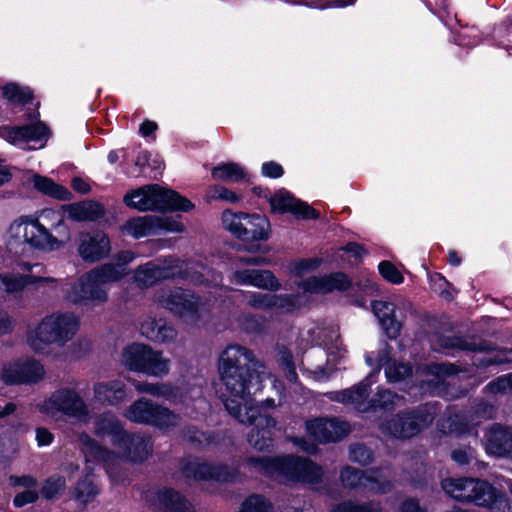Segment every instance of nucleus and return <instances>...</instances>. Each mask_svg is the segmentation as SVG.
<instances>
[{"instance_id":"f257e3e1","label":"nucleus","mask_w":512,"mask_h":512,"mask_svg":"<svg viewBox=\"0 0 512 512\" xmlns=\"http://www.w3.org/2000/svg\"><path fill=\"white\" fill-rule=\"evenodd\" d=\"M220 380L225 386L221 395L227 412L242 424H256L248 435L249 443L258 450L271 446L270 429L276 421L260 415L252 402V394L262 390V382L271 377L265 366L254 359L253 353L240 345H229L218 360Z\"/></svg>"},{"instance_id":"f03ea898","label":"nucleus","mask_w":512,"mask_h":512,"mask_svg":"<svg viewBox=\"0 0 512 512\" xmlns=\"http://www.w3.org/2000/svg\"><path fill=\"white\" fill-rule=\"evenodd\" d=\"M124 438L125 440L116 447L119 449L120 455L102 447L87 433L80 434L79 443L87 464L101 463L105 466L107 473L113 477V467L122 458L132 462H142L152 452V442L148 435L126 433Z\"/></svg>"},{"instance_id":"7ed1b4c3","label":"nucleus","mask_w":512,"mask_h":512,"mask_svg":"<svg viewBox=\"0 0 512 512\" xmlns=\"http://www.w3.org/2000/svg\"><path fill=\"white\" fill-rule=\"evenodd\" d=\"M126 275L122 266L111 263L95 267L82 275L66 291V299L78 306L94 308L108 301L109 282L120 280Z\"/></svg>"},{"instance_id":"20e7f679","label":"nucleus","mask_w":512,"mask_h":512,"mask_svg":"<svg viewBox=\"0 0 512 512\" xmlns=\"http://www.w3.org/2000/svg\"><path fill=\"white\" fill-rule=\"evenodd\" d=\"M247 464L255 472L275 479H285L292 482L317 484L323 476L322 468L306 458L286 456L276 458H254Z\"/></svg>"},{"instance_id":"39448f33","label":"nucleus","mask_w":512,"mask_h":512,"mask_svg":"<svg viewBox=\"0 0 512 512\" xmlns=\"http://www.w3.org/2000/svg\"><path fill=\"white\" fill-rule=\"evenodd\" d=\"M80 328V318L73 312H54L45 316L28 336L30 347L39 353H47L54 344L63 347L71 341Z\"/></svg>"},{"instance_id":"423d86ee","label":"nucleus","mask_w":512,"mask_h":512,"mask_svg":"<svg viewBox=\"0 0 512 512\" xmlns=\"http://www.w3.org/2000/svg\"><path fill=\"white\" fill-rule=\"evenodd\" d=\"M6 244L16 252L25 247L37 250H56L63 246V240L54 236L40 219L33 215L21 216L14 220L6 232Z\"/></svg>"},{"instance_id":"0eeeda50","label":"nucleus","mask_w":512,"mask_h":512,"mask_svg":"<svg viewBox=\"0 0 512 512\" xmlns=\"http://www.w3.org/2000/svg\"><path fill=\"white\" fill-rule=\"evenodd\" d=\"M124 203L140 212L145 211H182L188 212L194 208L193 203L174 190L158 184L144 185L128 192Z\"/></svg>"},{"instance_id":"6e6552de","label":"nucleus","mask_w":512,"mask_h":512,"mask_svg":"<svg viewBox=\"0 0 512 512\" xmlns=\"http://www.w3.org/2000/svg\"><path fill=\"white\" fill-rule=\"evenodd\" d=\"M36 406L41 413L51 417L61 414L80 423H88L91 419L88 403L79 390L70 386L56 389Z\"/></svg>"},{"instance_id":"1a4fd4ad","label":"nucleus","mask_w":512,"mask_h":512,"mask_svg":"<svg viewBox=\"0 0 512 512\" xmlns=\"http://www.w3.org/2000/svg\"><path fill=\"white\" fill-rule=\"evenodd\" d=\"M153 300L174 315L191 322L198 321L208 311V299L182 288H161L155 292Z\"/></svg>"},{"instance_id":"9d476101","label":"nucleus","mask_w":512,"mask_h":512,"mask_svg":"<svg viewBox=\"0 0 512 512\" xmlns=\"http://www.w3.org/2000/svg\"><path fill=\"white\" fill-rule=\"evenodd\" d=\"M121 363L131 371L154 377L166 376L170 370V360L162 352L142 343L126 346L121 354Z\"/></svg>"},{"instance_id":"9b49d317","label":"nucleus","mask_w":512,"mask_h":512,"mask_svg":"<svg viewBox=\"0 0 512 512\" xmlns=\"http://www.w3.org/2000/svg\"><path fill=\"white\" fill-rule=\"evenodd\" d=\"M435 409L424 405L407 413H399L391 420L382 423L380 430L383 434L399 439H407L417 435L428 427L434 420Z\"/></svg>"},{"instance_id":"f8f14e48","label":"nucleus","mask_w":512,"mask_h":512,"mask_svg":"<svg viewBox=\"0 0 512 512\" xmlns=\"http://www.w3.org/2000/svg\"><path fill=\"white\" fill-rule=\"evenodd\" d=\"M23 274L3 275V299L6 294L21 292L27 286H33L35 290L55 289L60 279L47 275L46 268L41 263H23Z\"/></svg>"},{"instance_id":"ddd939ff","label":"nucleus","mask_w":512,"mask_h":512,"mask_svg":"<svg viewBox=\"0 0 512 512\" xmlns=\"http://www.w3.org/2000/svg\"><path fill=\"white\" fill-rule=\"evenodd\" d=\"M124 416L129 421L153 425L161 429L176 426L180 421L179 415L146 398H140L132 403L126 409Z\"/></svg>"},{"instance_id":"4468645a","label":"nucleus","mask_w":512,"mask_h":512,"mask_svg":"<svg viewBox=\"0 0 512 512\" xmlns=\"http://www.w3.org/2000/svg\"><path fill=\"white\" fill-rule=\"evenodd\" d=\"M344 487L355 489L363 494H378L390 491L392 484L381 471H361L345 467L341 471Z\"/></svg>"},{"instance_id":"2eb2a0df","label":"nucleus","mask_w":512,"mask_h":512,"mask_svg":"<svg viewBox=\"0 0 512 512\" xmlns=\"http://www.w3.org/2000/svg\"><path fill=\"white\" fill-rule=\"evenodd\" d=\"M442 488L450 497L463 502L485 503L489 500L490 484L472 478L445 479Z\"/></svg>"},{"instance_id":"dca6fc26","label":"nucleus","mask_w":512,"mask_h":512,"mask_svg":"<svg viewBox=\"0 0 512 512\" xmlns=\"http://www.w3.org/2000/svg\"><path fill=\"white\" fill-rule=\"evenodd\" d=\"M301 300V295L288 294L252 292L247 296V304L251 308L275 313L294 312L301 307Z\"/></svg>"},{"instance_id":"f3484780","label":"nucleus","mask_w":512,"mask_h":512,"mask_svg":"<svg viewBox=\"0 0 512 512\" xmlns=\"http://www.w3.org/2000/svg\"><path fill=\"white\" fill-rule=\"evenodd\" d=\"M77 250L83 261L89 263L98 262L110 254V239L101 231L81 233L78 237Z\"/></svg>"},{"instance_id":"a211bd4d","label":"nucleus","mask_w":512,"mask_h":512,"mask_svg":"<svg viewBox=\"0 0 512 512\" xmlns=\"http://www.w3.org/2000/svg\"><path fill=\"white\" fill-rule=\"evenodd\" d=\"M306 431L314 440L327 443L344 438L349 433V425L335 419L317 418L306 422Z\"/></svg>"},{"instance_id":"6ab92c4d","label":"nucleus","mask_w":512,"mask_h":512,"mask_svg":"<svg viewBox=\"0 0 512 512\" xmlns=\"http://www.w3.org/2000/svg\"><path fill=\"white\" fill-rule=\"evenodd\" d=\"M351 281L341 272L323 276H312L301 281L298 286L307 293L327 294L344 291L350 287Z\"/></svg>"},{"instance_id":"aec40b11","label":"nucleus","mask_w":512,"mask_h":512,"mask_svg":"<svg viewBox=\"0 0 512 512\" xmlns=\"http://www.w3.org/2000/svg\"><path fill=\"white\" fill-rule=\"evenodd\" d=\"M270 205L273 211L279 213L290 212L298 218L314 219L319 215L307 203L293 197L286 190H279L270 198Z\"/></svg>"},{"instance_id":"412c9836","label":"nucleus","mask_w":512,"mask_h":512,"mask_svg":"<svg viewBox=\"0 0 512 512\" xmlns=\"http://www.w3.org/2000/svg\"><path fill=\"white\" fill-rule=\"evenodd\" d=\"M0 137L21 149L35 150L44 147L50 130H0Z\"/></svg>"},{"instance_id":"4be33fe9","label":"nucleus","mask_w":512,"mask_h":512,"mask_svg":"<svg viewBox=\"0 0 512 512\" xmlns=\"http://www.w3.org/2000/svg\"><path fill=\"white\" fill-rule=\"evenodd\" d=\"M370 375L365 381L341 391H334L327 393L330 400L343 403L346 405H352L356 410L360 412H366L371 409V401H368V386L367 380L372 378Z\"/></svg>"},{"instance_id":"5701e85b","label":"nucleus","mask_w":512,"mask_h":512,"mask_svg":"<svg viewBox=\"0 0 512 512\" xmlns=\"http://www.w3.org/2000/svg\"><path fill=\"white\" fill-rule=\"evenodd\" d=\"M183 473L187 478L195 480L228 481L231 476L225 466H214L198 460L189 461L183 466Z\"/></svg>"},{"instance_id":"b1692460","label":"nucleus","mask_w":512,"mask_h":512,"mask_svg":"<svg viewBox=\"0 0 512 512\" xmlns=\"http://www.w3.org/2000/svg\"><path fill=\"white\" fill-rule=\"evenodd\" d=\"M93 432L99 437H110L115 447L125 440L124 436L127 433L120 420L110 412L103 413L95 419Z\"/></svg>"},{"instance_id":"393cba45","label":"nucleus","mask_w":512,"mask_h":512,"mask_svg":"<svg viewBox=\"0 0 512 512\" xmlns=\"http://www.w3.org/2000/svg\"><path fill=\"white\" fill-rule=\"evenodd\" d=\"M486 450L496 456H512V431L494 424L487 434Z\"/></svg>"},{"instance_id":"a878e982","label":"nucleus","mask_w":512,"mask_h":512,"mask_svg":"<svg viewBox=\"0 0 512 512\" xmlns=\"http://www.w3.org/2000/svg\"><path fill=\"white\" fill-rule=\"evenodd\" d=\"M94 400L104 405H116L126 399L125 384L120 380L97 382L93 385Z\"/></svg>"},{"instance_id":"bb28decb","label":"nucleus","mask_w":512,"mask_h":512,"mask_svg":"<svg viewBox=\"0 0 512 512\" xmlns=\"http://www.w3.org/2000/svg\"><path fill=\"white\" fill-rule=\"evenodd\" d=\"M180 275L173 268L161 266L154 262L146 263L136 269L134 274L135 282L140 287H150L162 279L174 278Z\"/></svg>"},{"instance_id":"cd10ccee","label":"nucleus","mask_w":512,"mask_h":512,"mask_svg":"<svg viewBox=\"0 0 512 512\" xmlns=\"http://www.w3.org/2000/svg\"><path fill=\"white\" fill-rule=\"evenodd\" d=\"M62 210L69 219L73 221H95L103 217L105 209L99 202L82 201L78 203L66 204Z\"/></svg>"},{"instance_id":"c85d7f7f","label":"nucleus","mask_w":512,"mask_h":512,"mask_svg":"<svg viewBox=\"0 0 512 512\" xmlns=\"http://www.w3.org/2000/svg\"><path fill=\"white\" fill-rule=\"evenodd\" d=\"M372 309L390 339H395L401 331V323L395 317V305L387 301H374Z\"/></svg>"},{"instance_id":"c756f323","label":"nucleus","mask_w":512,"mask_h":512,"mask_svg":"<svg viewBox=\"0 0 512 512\" xmlns=\"http://www.w3.org/2000/svg\"><path fill=\"white\" fill-rule=\"evenodd\" d=\"M135 389L139 393H145L155 397H161L174 404H177V402L186 401V399L178 395V387L170 383H136Z\"/></svg>"},{"instance_id":"7c9ffc66","label":"nucleus","mask_w":512,"mask_h":512,"mask_svg":"<svg viewBox=\"0 0 512 512\" xmlns=\"http://www.w3.org/2000/svg\"><path fill=\"white\" fill-rule=\"evenodd\" d=\"M34 216L35 218L40 219V224H43L50 232L51 230H55L58 234L56 236L63 240V243L69 238V231L64 222L65 214L62 209L55 210L47 208Z\"/></svg>"},{"instance_id":"2f4dec72","label":"nucleus","mask_w":512,"mask_h":512,"mask_svg":"<svg viewBox=\"0 0 512 512\" xmlns=\"http://www.w3.org/2000/svg\"><path fill=\"white\" fill-rule=\"evenodd\" d=\"M245 223H243L242 240H266L269 236L267 219L260 215L244 216Z\"/></svg>"},{"instance_id":"473e14b6","label":"nucleus","mask_w":512,"mask_h":512,"mask_svg":"<svg viewBox=\"0 0 512 512\" xmlns=\"http://www.w3.org/2000/svg\"><path fill=\"white\" fill-rule=\"evenodd\" d=\"M211 175L214 180L229 183H239L249 178L245 168L235 162L221 163L215 166L211 171Z\"/></svg>"},{"instance_id":"72a5a7b5","label":"nucleus","mask_w":512,"mask_h":512,"mask_svg":"<svg viewBox=\"0 0 512 512\" xmlns=\"http://www.w3.org/2000/svg\"><path fill=\"white\" fill-rule=\"evenodd\" d=\"M192 268H186L182 277L191 281L195 284H206L207 286H211L215 289V296H220L221 294L218 291H228L229 288L220 286L222 282V277L220 274L213 272L212 270H208L205 267L201 266V271H190Z\"/></svg>"},{"instance_id":"f704fd0d","label":"nucleus","mask_w":512,"mask_h":512,"mask_svg":"<svg viewBox=\"0 0 512 512\" xmlns=\"http://www.w3.org/2000/svg\"><path fill=\"white\" fill-rule=\"evenodd\" d=\"M157 221L154 216H139L128 220L123 226L122 231L134 238H142L155 235L154 223Z\"/></svg>"},{"instance_id":"c9c22d12","label":"nucleus","mask_w":512,"mask_h":512,"mask_svg":"<svg viewBox=\"0 0 512 512\" xmlns=\"http://www.w3.org/2000/svg\"><path fill=\"white\" fill-rule=\"evenodd\" d=\"M34 187L43 194L62 201L72 199V193L64 186L55 183L53 180L40 175L32 177Z\"/></svg>"},{"instance_id":"e433bc0d","label":"nucleus","mask_w":512,"mask_h":512,"mask_svg":"<svg viewBox=\"0 0 512 512\" xmlns=\"http://www.w3.org/2000/svg\"><path fill=\"white\" fill-rule=\"evenodd\" d=\"M158 503L156 508L163 509L167 512H186L188 509L187 502L176 491L164 489L155 494Z\"/></svg>"},{"instance_id":"4c0bfd02","label":"nucleus","mask_w":512,"mask_h":512,"mask_svg":"<svg viewBox=\"0 0 512 512\" xmlns=\"http://www.w3.org/2000/svg\"><path fill=\"white\" fill-rule=\"evenodd\" d=\"M379 362L384 366L385 375L390 382L403 380L412 372V369L408 364L398 363L395 360H391L387 351H383L379 358Z\"/></svg>"},{"instance_id":"58836bf2","label":"nucleus","mask_w":512,"mask_h":512,"mask_svg":"<svg viewBox=\"0 0 512 512\" xmlns=\"http://www.w3.org/2000/svg\"><path fill=\"white\" fill-rule=\"evenodd\" d=\"M45 375L41 363L32 358H22V384H31L40 381Z\"/></svg>"},{"instance_id":"ea45409f","label":"nucleus","mask_w":512,"mask_h":512,"mask_svg":"<svg viewBox=\"0 0 512 512\" xmlns=\"http://www.w3.org/2000/svg\"><path fill=\"white\" fill-rule=\"evenodd\" d=\"M3 96L12 103L26 104L33 98V93L29 87L10 83L3 88Z\"/></svg>"},{"instance_id":"a19ab883","label":"nucleus","mask_w":512,"mask_h":512,"mask_svg":"<svg viewBox=\"0 0 512 512\" xmlns=\"http://www.w3.org/2000/svg\"><path fill=\"white\" fill-rule=\"evenodd\" d=\"M1 379L6 385L22 384V358L4 364Z\"/></svg>"},{"instance_id":"79ce46f5","label":"nucleus","mask_w":512,"mask_h":512,"mask_svg":"<svg viewBox=\"0 0 512 512\" xmlns=\"http://www.w3.org/2000/svg\"><path fill=\"white\" fill-rule=\"evenodd\" d=\"M244 216H247V214L233 213L230 210H225L222 214V222L225 229L239 239L242 238L243 223H245Z\"/></svg>"},{"instance_id":"37998d69","label":"nucleus","mask_w":512,"mask_h":512,"mask_svg":"<svg viewBox=\"0 0 512 512\" xmlns=\"http://www.w3.org/2000/svg\"><path fill=\"white\" fill-rule=\"evenodd\" d=\"M250 286L271 291L278 290L281 287L277 278L270 271L256 269Z\"/></svg>"},{"instance_id":"c03bdc74","label":"nucleus","mask_w":512,"mask_h":512,"mask_svg":"<svg viewBox=\"0 0 512 512\" xmlns=\"http://www.w3.org/2000/svg\"><path fill=\"white\" fill-rule=\"evenodd\" d=\"M206 198L208 202L222 200L229 203H237L241 200V195L224 186L213 185L208 188Z\"/></svg>"},{"instance_id":"a18cd8bd","label":"nucleus","mask_w":512,"mask_h":512,"mask_svg":"<svg viewBox=\"0 0 512 512\" xmlns=\"http://www.w3.org/2000/svg\"><path fill=\"white\" fill-rule=\"evenodd\" d=\"M490 491L489 500L485 503H479V505L488 507L492 512H512V507L505 495L497 492L491 485Z\"/></svg>"},{"instance_id":"49530a36","label":"nucleus","mask_w":512,"mask_h":512,"mask_svg":"<svg viewBox=\"0 0 512 512\" xmlns=\"http://www.w3.org/2000/svg\"><path fill=\"white\" fill-rule=\"evenodd\" d=\"M154 226L156 234L162 231L170 233H182L185 230V226L179 221L178 217L171 216H154Z\"/></svg>"},{"instance_id":"de8ad7c7","label":"nucleus","mask_w":512,"mask_h":512,"mask_svg":"<svg viewBox=\"0 0 512 512\" xmlns=\"http://www.w3.org/2000/svg\"><path fill=\"white\" fill-rule=\"evenodd\" d=\"M64 489L65 479L61 476H52L44 482L41 492L46 499H54L59 497Z\"/></svg>"},{"instance_id":"09e8293b","label":"nucleus","mask_w":512,"mask_h":512,"mask_svg":"<svg viewBox=\"0 0 512 512\" xmlns=\"http://www.w3.org/2000/svg\"><path fill=\"white\" fill-rule=\"evenodd\" d=\"M75 491L77 499L83 503L92 501L98 494L97 486L88 476L78 482Z\"/></svg>"},{"instance_id":"8fccbe9b","label":"nucleus","mask_w":512,"mask_h":512,"mask_svg":"<svg viewBox=\"0 0 512 512\" xmlns=\"http://www.w3.org/2000/svg\"><path fill=\"white\" fill-rule=\"evenodd\" d=\"M401 402V398L389 390L379 391L371 400V408L380 407L384 409L393 408Z\"/></svg>"},{"instance_id":"3c124183","label":"nucleus","mask_w":512,"mask_h":512,"mask_svg":"<svg viewBox=\"0 0 512 512\" xmlns=\"http://www.w3.org/2000/svg\"><path fill=\"white\" fill-rule=\"evenodd\" d=\"M380 274L392 284H401L404 278L401 272L389 261H382L378 265Z\"/></svg>"},{"instance_id":"603ef678","label":"nucleus","mask_w":512,"mask_h":512,"mask_svg":"<svg viewBox=\"0 0 512 512\" xmlns=\"http://www.w3.org/2000/svg\"><path fill=\"white\" fill-rule=\"evenodd\" d=\"M379 503H369L367 505H357L353 502H344L336 506L332 512H380Z\"/></svg>"},{"instance_id":"864d4df0","label":"nucleus","mask_w":512,"mask_h":512,"mask_svg":"<svg viewBox=\"0 0 512 512\" xmlns=\"http://www.w3.org/2000/svg\"><path fill=\"white\" fill-rule=\"evenodd\" d=\"M324 345L329 356H335L336 358L344 357L346 349L342 345L339 335L336 331H332L329 339L324 340Z\"/></svg>"},{"instance_id":"5fc2aeb1","label":"nucleus","mask_w":512,"mask_h":512,"mask_svg":"<svg viewBox=\"0 0 512 512\" xmlns=\"http://www.w3.org/2000/svg\"><path fill=\"white\" fill-rule=\"evenodd\" d=\"M479 360L485 365L509 363L512 362V350H493Z\"/></svg>"},{"instance_id":"6e6d98bb","label":"nucleus","mask_w":512,"mask_h":512,"mask_svg":"<svg viewBox=\"0 0 512 512\" xmlns=\"http://www.w3.org/2000/svg\"><path fill=\"white\" fill-rule=\"evenodd\" d=\"M178 395L186 399L185 402H180L181 404L189 405L191 402L202 398L203 387L198 383L190 384L185 388L178 387Z\"/></svg>"},{"instance_id":"4d7b16f0","label":"nucleus","mask_w":512,"mask_h":512,"mask_svg":"<svg viewBox=\"0 0 512 512\" xmlns=\"http://www.w3.org/2000/svg\"><path fill=\"white\" fill-rule=\"evenodd\" d=\"M350 460L361 465L369 464L372 460L371 451L364 445L358 444L350 448Z\"/></svg>"},{"instance_id":"13d9d810","label":"nucleus","mask_w":512,"mask_h":512,"mask_svg":"<svg viewBox=\"0 0 512 512\" xmlns=\"http://www.w3.org/2000/svg\"><path fill=\"white\" fill-rule=\"evenodd\" d=\"M155 333L156 335L150 334V336L151 341L157 343L171 342L177 336L176 330L171 325L166 324H160Z\"/></svg>"},{"instance_id":"bf43d9fd","label":"nucleus","mask_w":512,"mask_h":512,"mask_svg":"<svg viewBox=\"0 0 512 512\" xmlns=\"http://www.w3.org/2000/svg\"><path fill=\"white\" fill-rule=\"evenodd\" d=\"M492 393H506L512 391V373L501 376L490 382L486 387Z\"/></svg>"},{"instance_id":"052dcab7","label":"nucleus","mask_w":512,"mask_h":512,"mask_svg":"<svg viewBox=\"0 0 512 512\" xmlns=\"http://www.w3.org/2000/svg\"><path fill=\"white\" fill-rule=\"evenodd\" d=\"M431 288L447 299L452 298V294L447 290L450 287L448 281L440 274H434L430 277Z\"/></svg>"},{"instance_id":"680f3d73","label":"nucleus","mask_w":512,"mask_h":512,"mask_svg":"<svg viewBox=\"0 0 512 512\" xmlns=\"http://www.w3.org/2000/svg\"><path fill=\"white\" fill-rule=\"evenodd\" d=\"M280 365L285 372L287 379L291 382L297 380V373L292 361V355L288 351H282L280 356Z\"/></svg>"},{"instance_id":"e2e57ef3","label":"nucleus","mask_w":512,"mask_h":512,"mask_svg":"<svg viewBox=\"0 0 512 512\" xmlns=\"http://www.w3.org/2000/svg\"><path fill=\"white\" fill-rule=\"evenodd\" d=\"M39 497L37 490L27 489L21 493L16 494L13 500V504L20 508L27 504L34 503Z\"/></svg>"},{"instance_id":"0e129e2a","label":"nucleus","mask_w":512,"mask_h":512,"mask_svg":"<svg viewBox=\"0 0 512 512\" xmlns=\"http://www.w3.org/2000/svg\"><path fill=\"white\" fill-rule=\"evenodd\" d=\"M16 321L13 316L5 309H0V336L13 332Z\"/></svg>"},{"instance_id":"69168bd1","label":"nucleus","mask_w":512,"mask_h":512,"mask_svg":"<svg viewBox=\"0 0 512 512\" xmlns=\"http://www.w3.org/2000/svg\"><path fill=\"white\" fill-rule=\"evenodd\" d=\"M262 174L269 178H279L283 175L284 170L282 166L274 161L265 162L262 164Z\"/></svg>"},{"instance_id":"338daca9","label":"nucleus","mask_w":512,"mask_h":512,"mask_svg":"<svg viewBox=\"0 0 512 512\" xmlns=\"http://www.w3.org/2000/svg\"><path fill=\"white\" fill-rule=\"evenodd\" d=\"M255 269L238 270L233 273L232 281L238 285H248L253 281Z\"/></svg>"},{"instance_id":"774afa93","label":"nucleus","mask_w":512,"mask_h":512,"mask_svg":"<svg viewBox=\"0 0 512 512\" xmlns=\"http://www.w3.org/2000/svg\"><path fill=\"white\" fill-rule=\"evenodd\" d=\"M319 263L320 262L318 259L302 260L295 264L294 272L297 275L302 276V275H304V273H306L310 269L316 268L319 265Z\"/></svg>"}]
</instances>
